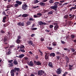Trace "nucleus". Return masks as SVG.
<instances>
[{
	"label": "nucleus",
	"instance_id": "obj_1",
	"mask_svg": "<svg viewBox=\"0 0 76 76\" xmlns=\"http://www.w3.org/2000/svg\"><path fill=\"white\" fill-rule=\"evenodd\" d=\"M55 5L54 6H51L50 7V9H54L56 11L57 10V8L58 7V4H60V3L58 2H56L54 3Z\"/></svg>",
	"mask_w": 76,
	"mask_h": 76
},
{
	"label": "nucleus",
	"instance_id": "obj_2",
	"mask_svg": "<svg viewBox=\"0 0 76 76\" xmlns=\"http://www.w3.org/2000/svg\"><path fill=\"white\" fill-rule=\"evenodd\" d=\"M16 3L17 4H15L14 5V7H19V5H21V4H22V1H19V0L16 1Z\"/></svg>",
	"mask_w": 76,
	"mask_h": 76
},
{
	"label": "nucleus",
	"instance_id": "obj_3",
	"mask_svg": "<svg viewBox=\"0 0 76 76\" xmlns=\"http://www.w3.org/2000/svg\"><path fill=\"white\" fill-rule=\"evenodd\" d=\"M25 46L23 45H21L20 47V50L21 52L23 53H25Z\"/></svg>",
	"mask_w": 76,
	"mask_h": 76
},
{
	"label": "nucleus",
	"instance_id": "obj_4",
	"mask_svg": "<svg viewBox=\"0 0 76 76\" xmlns=\"http://www.w3.org/2000/svg\"><path fill=\"white\" fill-rule=\"evenodd\" d=\"M34 63L35 64L37 65V66H41L42 64L41 63L39 62V61H34Z\"/></svg>",
	"mask_w": 76,
	"mask_h": 76
},
{
	"label": "nucleus",
	"instance_id": "obj_5",
	"mask_svg": "<svg viewBox=\"0 0 76 76\" xmlns=\"http://www.w3.org/2000/svg\"><path fill=\"white\" fill-rule=\"evenodd\" d=\"M44 71H43L42 70H40L38 72V75L41 76V75H42L43 74H44Z\"/></svg>",
	"mask_w": 76,
	"mask_h": 76
},
{
	"label": "nucleus",
	"instance_id": "obj_6",
	"mask_svg": "<svg viewBox=\"0 0 76 76\" xmlns=\"http://www.w3.org/2000/svg\"><path fill=\"white\" fill-rule=\"evenodd\" d=\"M39 25H48L47 23H44L42 21H40L39 22Z\"/></svg>",
	"mask_w": 76,
	"mask_h": 76
},
{
	"label": "nucleus",
	"instance_id": "obj_7",
	"mask_svg": "<svg viewBox=\"0 0 76 76\" xmlns=\"http://www.w3.org/2000/svg\"><path fill=\"white\" fill-rule=\"evenodd\" d=\"M27 7V5L26 4H24L22 6V9L24 10H26V8Z\"/></svg>",
	"mask_w": 76,
	"mask_h": 76
},
{
	"label": "nucleus",
	"instance_id": "obj_8",
	"mask_svg": "<svg viewBox=\"0 0 76 76\" xmlns=\"http://www.w3.org/2000/svg\"><path fill=\"white\" fill-rule=\"evenodd\" d=\"M28 44H29V45H32L33 47H34V46H35V45L34 44H33V42H32V41H28Z\"/></svg>",
	"mask_w": 76,
	"mask_h": 76
},
{
	"label": "nucleus",
	"instance_id": "obj_9",
	"mask_svg": "<svg viewBox=\"0 0 76 76\" xmlns=\"http://www.w3.org/2000/svg\"><path fill=\"white\" fill-rule=\"evenodd\" d=\"M56 72L57 75H60L61 73V69L60 68H59L57 69Z\"/></svg>",
	"mask_w": 76,
	"mask_h": 76
},
{
	"label": "nucleus",
	"instance_id": "obj_10",
	"mask_svg": "<svg viewBox=\"0 0 76 76\" xmlns=\"http://www.w3.org/2000/svg\"><path fill=\"white\" fill-rule=\"evenodd\" d=\"M17 25L19 26H24V23L23 22L22 23H21V22H19L17 23Z\"/></svg>",
	"mask_w": 76,
	"mask_h": 76
},
{
	"label": "nucleus",
	"instance_id": "obj_11",
	"mask_svg": "<svg viewBox=\"0 0 76 76\" xmlns=\"http://www.w3.org/2000/svg\"><path fill=\"white\" fill-rule=\"evenodd\" d=\"M28 65L30 66L31 67L34 66V63L32 61H30L29 63H28Z\"/></svg>",
	"mask_w": 76,
	"mask_h": 76
},
{
	"label": "nucleus",
	"instance_id": "obj_12",
	"mask_svg": "<svg viewBox=\"0 0 76 76\" xmlns=\"http://www.w3.org/2000/svg\"><path fill=\"white\" fill-rule=\"evenodd\" d=\"M8 52H7L6 53V54L7 56H9V55H10L11 53H12V52H11V50L10 49H8Z\"/></svg>",
	"mask_w": 76,
	"mask_h": 76
},
{
	"label": "nucleus",
	"instance_id": "obj_13",
	"mask_svg": "<svg viewBox=\"0 0 76 76\" xmlns=\"http://www.w3.org/2000/svg\"><path fill=\"white\" fill-rule=\"evenodd\" d=\"M59 27L58 25H56L54 27V29L55 31H58V29Z\"/></svg>",
	"mask_w": 76,
	"mask_h": 76
},
{
	"label": "nucleus",
	"instance_id": "obj_14",
	"mask_svg": "<svg viewBox=\"0 0 76 76\" xmlns=\"http://www.w3.org/2000/svg\"><path fill=\"white\" fill-rule=\"evenodd\" d=\"M14 69L15 72L16 71L17 72H20V69L19 68L15 67Z\"/></svg>",
	"mask_w": 76,
	"mask_h": 76
},
{
	"label": "nucleus",
	"instance_id": "obj_15",
	"mask_svg": "<svg viewBox=\"0 0 76 76\" xmlns=\"http://www.w3.org/2000/svg\"><path fill=\"white\" fill-rule=\"evenodd\" d=\"M13 63L15 65H17V64H18V62L16 59H15L13 61Z\"/></svg>",
	"mask_w": 76,
	"mask_h": 76
},
{
	"label": "nucleus",
	"instance_id": "obj_16",
	"mask_svg": "<svg viewBox=\"0 0 76 76\" xmlns=\"http://www.w3.org/2000/svg\"><path fill=\"white\" fill-rule=\"evenodd\" d=\"M49 57V55H47V53H45V58L46 60H48V58Z\"/></svg>",
	"mask_w": 76,
	"mask_h": 76
},
{
	"label": "nucleus",
	"instance_id": "obj_17",
	"mask_svg": "<svg viewBox=\"0 0 76 76\" xmlns=\"http://www.w3.org/2000/svg\"><path fill=\"white\" fill-rule=\"evenodd\" d=\"M55 56V53H51L50 54V57H54Z\"/></svg>",
	"mask_w": 76,
	"mask_h": 76
},
{
	"label": "nucleus",
	"instance_id": "obj_18",
	"mask_svg": "<svg viewBox=\"0 0 76 76\" xmlns=\"http://www.w3.org/2000/svg\"><path fill=\"white\" fill-rule=\"evenodd\" d=\"M25 56V55L23 54H21V55H19V56H17V57H18V58H23V57H24Z\"/></svg>",
	"mask_w": 76,
	"mask_h": 76
},
{
	"label": "nucleus",
	"instance_id": "obj_19",
	"mask_svg": "<svg viewBox=\"0 0 76 76\" xmlns=\"http://www.w3.org/2000/svg\"><path fill=\"white\" fill-rule=\"evenodd\" d=\"M7 39H8V37H4V39H2L3 41H4V42H6L7 41Z\"/></svg>",
	"mask_w": 76,
	"mask_h": 76
},
{
	"label": "nucleus",
	"instance_id": "obj_20",
	"mask_svg": "<svg viewBox=\"0 0 76 76\" xmlns=\"http://www.w3.org/2000/svg\"><path fill=\"white\" fill-rule=\"evenodd\" d=\"M22 16L23 18H26L28 16V15L27 14H24L22 15Z\"/></svg>",
	"mask_w": 76,
	"mask_h": 76
},
{
	"label": "nucleus",
	"instance_id": "obj_21",
	"mask_svg": "<svg viewBox=\"0 0 76 76\" xmlns=\"http://www.w3.org/2000/svg\"><path fill=\"white\" fill-rule=\"evenodd\" d=\"M48 66L50 67H53V64L52 62H49L48 63Z\"/></svg>",
	"mask_w": 76,
	"mask_h": 76
},
{
	"label": "nucleus",
	"instance_id": "obj_22",
	"mask_svg": "<svg viewBox=\"0 0 76 76\" xmlns=\"http://www.w3.org/2000/svg\"><path fill=\"white\" fill-rule=\"evenodd\" d=\"M40 5V6H44L45 5V3L43 2H40L39 3Z\"/></svg>",
	"mask_w": 76,
	"mask_h": 76
},
{
	"label": "nucleus",
	"instance_id": "obj_23",
	"mask_svg": "<svg viewBox=\"0 0 76 76\" xmlns=\"http://www.w3.org/2000/svg\"><path fill=\"white\" fill-rule=\"evenodd\" d=\"M58 21H55L54 23H53V25H58Z\"/></svg>",
	"mask_w": 76,
	"mask_h": 76
},
{
	"label": "nucleus",
	"instance_id": "obj_24",
	"mask_svg": "<svg viewBox=\"0 0 76 76\" xmlns=\"http://www.w3.org/2000/svg\"><path fill=\"white\" fill-rule=\"evenodd\" d=\"M12 7V5L9 4L7 6V9H9L10 7Z\"/></svg>",
	"mask_w": 76,
	"mask_h": 76
},
{
	"label": "nucleus",
	"instance_id": "obj_25",
	"mask_svg": "<svg viewBox=\"0 0 76 76\" xmlns=\"http://www.w3.org/2000/svg\"><path fill=\"white\" fill-rule=\"evenodd\" d=\"M6 17H4L3 18V19L2 20L3 22H4V23H5L6 22Z\"/></svg>",
	"mask_w": 76,
	"mask_h": 76
},
{
	"label": "nucleus",
	"instance_id": "obj_26",
	"mask_svg": "<svg viewBox=\"0 0 76 76\" xmlns=\"http://www.w3.org/2000/svg\"><path fill=\"white\" fill-rule=\"evenodd\" d=\"M16 42L17 43V44H20V39H17Z\"/></svg>",
	"mask_w": 76,
	"mask_h": 76
},
{
	"label": "nucleus",
	"instance_id": "obj_27",
	"mask_svg": "<svg viewBox=\"0 0 76 76\" xmlns=\"http://www.w3.org/2000/svg\"><path fill=\"white\" fill-rule=\"evenodd\" d=\"M10 23H7L5 24H4L3 25V26H4V27H6L7 26H8L9 25Z\"/></svg>",
	"mask_w": 76,
	"mask_h": 76
},
{
	"label": "nucleus",
	"instance_id": "obj_28",
	"mask_svg": "<svg viewBox=\"0 0 76 76\" xmlns=\"http://www.w3.org/2000/svg\"><path fill=\"white\" fill-rule=\"evenodd\" d=\"M66 63H69V58L66 57Z\"/></svg>",
	"mask_w": 76,
	"mask_h": 76
},
{
	"label": "nucleus",
	"instance_id": "obj_29",
	"mask_svg": "<svg viewBox=\"0 0 76 76\" xmlns=\"http://www.w3.org/2000/svg\"><path fill=\"white\" fill-rule=\"evenodd\" d=\"M31 23L30 21H28L26 23V24H27V25H28V26L30 25H31Z\"/></svg>",
	"mask_w": 76,
	"mask_h": 76
},
{
	"label": "nucleus",
	"instance_id": "obj_30",
	"mask_svg": "<svg viewBox=\"0 0 76 76\" xmlns=\"http://www.w3.org/2000/svg\"><path fill=\"white\" fill-rule=\"evenodd\" d=\"M39 2V1L38 0H34V4H36L38 3Z\"/></svg>",
	"mask_w": 76,
	"mask_h": 76
},
{
	"label": "nucleus",
	"instance_id": "obj_31",
	"mask_svg": "<svg viewBox=\"0 0 76 76\" xmlns=\"http://www.w3.org/2000/svg\"><path fill=\"white\" fill-rule=\"evenodd\" d=\"M52 44H53V46H56L57 45V42H53Z\"/></svg>",
	"mask_w": 76,
	"mask_h": 76
},
{
	"label": "nucleus",
	"instance_id": "obj_32",
	"mask_svg": "<svg viewBox=\"0 0 76 76\" xmlns=\"http://www.w3.org/2000/svg\"><path fill=\"white\" fill-rule=\"evenodd\" d=\"M15 72V71L14 69H12L10 72V73H13Z\"/></svg>",
	"mask_w": 76,
	"mask_h": 76
},
{
	"label": "nucleus",
	"instance_id": "obj_33",
	"mask_svg": "<svg viewBox=\"0 0 76 76\" xmlns=\"http://www.w3.org/2000/svg\"><path fill=\"white\" fill-rule=\"evenodd\" d=\"M1 34H4L5 33V31H3V30H2L0 31Z\"/></svg>",
	"mask_w": 76,
	"mask_h": 76
},
{
	"label": "nucleus",
	"instance_id": "obj_34",
	"mask_svg": "<svg viewBox=\"0 0 76 76\" xmlns=\"http://www.w3.org/2000/svg\"><path fill=\"white\" fill-rule=\"evenodd\" d=\"M53 12L52 11H50L48 13V15H52L53 14Z\"/></svg>",
	"mask_w": 76,
	"mask_h": 76
},
{
	"label": "nucleus",
	"instance_id": "obj_35",
	"mask_svg": "<svg viewBox=\"0 0 76 76\" xmlns=\"http://www.w3.org/2000/svg\"><path fill=\"white\" fill-rule=\"evenodd\" d=\"M49 3L50 4L53 3H54V1L53 0H50L49 1Z\"/></svg>",
	"mask_w": 76,
	"mask_h": 76
},
{
	"label": "nucleus",
	"instance_id": "obj_36",
	"mask_svg": "<svg viewBox=\"0 0 76 76\" xmlns=\"http://www.w3.org/2000/svg\"><path fill=\"white\" fill-rule=\"evenodd\" d=\"M31 29L32 31H34V30H37V28H31Z\"/></svg>",
	"mask_w": 76,
	"mask_h": 76
},
{
	"label": "nucleus",
	"instance_id": "obj_37",
	"mask_svg": "<svg viewBox=\"0 0 76 76\" xmlns=\"http://www.w3.org/2000/svg\"><path fill=\"white\" fill-rule=\"evenodd\" d=\"M47 48L48 49V50H52L53 49L52 48H51L49 47H48Z\"/></svg>",
	"mask_w": 76,
	"mask_h": 76
},
{
	"label": "nucleus",
	"instance_id": "obj_38",
	"mask_svg": "<svg viewBox=\"0 0 76 76\" xmlns=\"http://www.w3.org/2000/svg\"><path fill=\"white\" fill-rule=\"evenodd\" d=\"M75 15H73L69 17V18H72V19H73L74 18L75 16Z\"/></svg>",
	"mask_w": 76,
	"mask_h": 76
},
{
	"label": "nucleus",
	"instance_id": "obj_39",
	"mask_svg": "<svg viewBox=\"0 0 76 76\" xmlns=\"http://www.w3.org/2000/svg\"><path fill=\"white\" fill-rule=\"evenodd\" d=\"M37 16L39 15V16H40H40H42V14L41 13H39L37 14Z\"/></svg>",
	"mask_w": 76,
	"mask_h": 76
},
{
	"label": "nucleus",
	"instance_id": "obj_40",
	"mask_svg": "<svg viewBox=\"0 0 76 76\" xmlns=\"http://www.w3.org/2000/svg\"><path fill=\"white\" fill-rule=\"evenodd\" d=\"M21 37L20 36H18V39H21Z\"/></svg>",
	"mask_w": 76,
	"mask_h": 76
},
{
	"label": "nucleus",
	"instance_id": "obj_41",
	"mask_svg": "<svg viewBox=\"0 0 76 76\" xmlns=\"http://www.w3.org/2000/svg\"><path fill=\"white\" fill-rule=\"evenodd\" d=\"M64 17V18H66V19H67V18L68 17H69V15H65Z\"/></svg>",
	"mask_w": 76,
	"mask_h": 76
},
{
	"label": "nucleus",
	"instance_id": "obj_42",
	"mask_svg": "<svg viewBox=\"0 0 76 76\" xmlns=\"http://www.w3.org/2000/svg\"><path fill=\"white\" fill-rule=\"evenodd\" d=\"M10 65L11 67H13V63H11L10 64Z\"/></svg>",
	"mask_w": 76,
	"mask_h": 76
},
{
	"label": "nucleus",
	"instance_id": "obj_43",
	"mask_svg": "<svg viewBox=\"0 0 76 76\" xmlns=\"http://www.w3.org/2000/svg\"><path fill=\"white\" fill-rule=\"evenodd\" d=\"M13 61V60H11L10 61L9 60L8 61V62L9 63H12V62Z\"/></svg>",
	"mask_w": 76,
	"mask_h": 76
},
{
	"label": "nucleus",
	"instance_id": "obj_44",
	"mask_svg": "<svg viewBox=\"0 0 76 76\" xmlns=\"http://www.w3.org/2000/svg\"><path fill=\"white\" fill-rule=\"evenodd\" d=\"M34 18H39V17H40V16H38L35 15H34Z\"/></svg>",
	"mask_w": 76,
	"mask_h": 76
},
{
	"label": "nucleus",
	"instance_id": "obj_45",
	"mask_svg": "<svg viewBox=\"0 0 76 76\" xmlns=\"http://www.w3.org/2000/svg\"><path fill=\"white\" fill-rule=\"evenodd\" d=\"M54 26L52 25H50V28H53Z\"/></svg>",
	"mask_w": 76,
	"mask_h": 76
},
{
	"label": "nucleus",
	"instance_id": "obj_46",
	"mask_svg": "<svg viewBox=\"0 0 76 76\" xmlns=\"http://www.w3.org/2000/svg\"><path fill=\"white\" fill-rule=\"evenodd\" d=\"M68 4V3H64V4H63L62 5V6H63L65 5H66Z\"/></svg>",
	"mask_w": 76,
	"mask_h": 76
},
{
	"label": "nucleus",
	"instance_id": "obj_47",
	"mask_svg": "<svg viewBox=\"0 0 76 76\" xmlns=\"http://www.w3.org/2000/svg\"><path fill=\"white\" fill-rule=\"evenodd\" d=\"M24 59L26 60H28V58L27 57H24Z\"/></svg>",
	"mask_w": 76,
	"mask_h": 76
},
{
	"label": "nucleus",
	"instance_id": "obj_48",
	"mask_svg": "<svg viewBox=\"0 0 76 76\" xmlns=\"http://www.w3.org/2000/svg\"><path fill=\"white\" fill-rule=\"evenodd\" d=\"M9 47V45H8L7 46L4 47V48L6 50V49H7V48H8Z\"/></svg>",
	"mask_w": 76,
	"mask_h": 76
},
{
	"label": "nucleus",
	"instance_id": "obj_49",
	"mask_svg": "<svg viewBox=\"0 0 76 76\" xmlns=\"http://www.w3.org/2000/svg\"><path fill=\"white\" fill-rule=\"evenodd\" d=\"M38 7H39V6H34V7H33L32 8L33 9H36V8H37Z\"/></svg>",
	"mask_w": 76,
	"mask_h": 76
},
{
	"label": "nucleus",
	"instance_id": "obj_50",
	"mask_svg": "<svg viewBox=\"0 0 76 76\" xmlns=\"http://www.w3.org/2000/svg\"><path fill=\"white\" fill-rule=\"evenodd\" d=\"M71 38H72V39H73V38H75V36L73 35H71Z\"/></svg>",
	"mask_w": 76,
	"mask_h": 76
},
{
	"label": "nucleus",
	"instance_id": "obj_51",
	"mask_svg": "<svg viewBox=\"0 0 76 76\" xmlns=\"http://www.w3.org/2000/svg\"><path fill=\"white\" fill-rule=\"evenodd\" d=\"M73 9H75L74 7H72L69 10H70V11L72 10H73Z\"/></svg>",
	"mask_w": 76,
	"mask_h": 76
},
{
	"label": "nucleus",
	"instance_id": "obj_52",
	"mask_svg": "<svg viewBox=\"0 0 76 76\" xmlns=\"http://www.w3.org/2000/svg\"><path fill=\"white\" fill-rule=\"evenodd\" d=\"M60 56H56V58H57V59L58 60H59L60 59Z\"/></svg>",
	"mask_w": 76,
	"mask_h": 76
},
{
	"label": "nucleus",
	"instance_id": "obj_53",
	"mask_svg": "<svg viewBox=\"0 0 76 76\" xmlns=\"http://www.w3.org/2000/svg\"><path fill=\"white\" fill-rule=\"evenodd\" d=\"M35 57V58H36V60L38 59L39 57H38V55H37Z\"/></svg>",
	"mask_w": 76,
	"mask_h": 76
},
{
	"label": "nucleus",
	"instance_id": "obj_54",
	"mask_svg": "<svg viewBox=\"0 0 76 76\" xmlns=\"http://www.w3.org/2000/svg\"><path fill=\"white\" fill-rule=\"evenodd\" d=\"M29 20H30V21L31 20H32L33 21H34V19L32 18H30L29 19Z\"/></svg>",
	"mask_w": 76,
	"mask_h": 76
},
{
	"label": "nucleus",
	"instance_id": "obj_55",
	"mask_svg": "<svg viewBox=\"0 0 76 76\" xmlns=\"http://www.w3.org/2000/svg\"><path fill=\"white\" fill-rule=\"evenodd\" d=\"M71 51H72V52H75V50L74 49L72 48Z\"/></svg>",
	"mask_w": 76,
	"mask_h": 76
},
{
	"label": "nucleus",
	"instance_id": "obj_56",
	"mask_svg": "<svg viewBox=\"0 0 76 76\" xmlns=\"http://www.w3.org/2000/svg\"><path fill=\"white\" fill-rule=\"evenodd\" d=\"M45 31H46V32H50V30H49L48 29H46L45 30Z\"/></svg>",
	"mask_w": 76,
	"mask_h": 76
},
{
	"label": "nucleus",
	"instance_id": "obj_57",
	"mask_svg": "<svg viewBox=\"0 0 76 76\" xmlns=\"http://www.w3.org/2000/svg\"><path fill=\"white\" fill-rule=\"evenodd\" d=\"M61 42L62 43V44H65V42H64V41H63L62 40L61 41Z\"/></svg>",
	"mask_w": 76,
	"mask_h": 76
},
{
	"label": "nucleus",
	"instance_id": "obj_58",
	"mask_svg": "<svg viewBox=\"0 0 76 76\" xmlns=\"http://www.w3.org/2000/svg\"><path fill=\"white\" fill-rule=\"evenodd\" d=\"M65 1L64 0H62V1H60V3H64Z\"/></svg>",
	"mask_w": 76,
	"mask_h": 76
},
{
	"label": "nucleus",
	"instance_id": "obj_59",
	"mask_svg": "<svg viewBox=\"0 0 76 76\" xmlns=\"http://www.w3.org/2000/svg\"><path fill=\"white\" fill-rule=\"evenodd\" d=\"M34 36H35V34H31V37H34Z\"/></svg>",
	"mask_w": 76,
	"mask_h": 76
},
{
	"label": "nucleus",
	"instance_id": "obj_60",
	"mask_svg": "<svg viewBox=\"0 0 76 76\" xmlns=\"http://www.w3.org/2000/svg\"><path fill=\"white\" fill-rule=\"evenodd\" d=\"M40 55L41 56H42V55H43L42 52V51H41V52H40Z\"/></svg>",
	"mask_w": 76,
	"mask_h": 76
},
{
	"label": "nucleus",
	"instance_id": "obj_61",
	"mask_svg": "<svg viewBox=\"0 0 76 76\" xmlns=\"http://www.w3.org/2000/svg\"><path fill=\"white\" fill-rule=\"evenodd\" d=\"M56 54H60V53L58 52H56Z\"/></svg>",
	"mask_w": 76,
	"mask_h": 76
},
{
	"label": "nucleus",
	"instance_id": "obj_62",
	"mask_svg": "<svg viewBox=\"0 0 76 76\" xmlns=\"http://www.w3.org/2000/svg\"><path fill=\"white\" fill-rule=\"evenodd\" d=\"M29 54H33L32 53V52L31 51L29 52Z\"/></svg>",
	"mask_w": 76,
	"mask_h": 76
},
{
	"label": "nucleus",
	"instance_id": "obj_63",
	"mask_svg": "<svg viewBox=\"0 0 76 76\" xmlns=\"http://www.w3.org/2000/svg\"><path fill=\"white\" fill-rule=\"evenodd\" d=\"M14 75H15V73H13L12 74H11V76H14Z\"/></svg>",
	"mask_w": 76,
	"mask_h": 76
},
{
	"label": "nucleus",
	"instance_id": "obj_64",
	"mask_svg": "<svg viewBox=\"0 0 76 76\" xmlns=\"http://www.w3.org/2000/svg\"><path fill=\"white\" fill-rule=\"evenodd\" d=\"M73 54H74V55H75V56H76V51L73 53Z\"/></svg>",
	"mask_w": 76,
	"mask_h": 76
}]
</instances>
